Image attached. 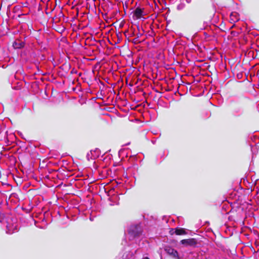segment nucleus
<instances>
[{
    "label": "nucleus",
    "mask_w": 259,
    "mask_h": 259,
    "mask_svg": "<svg viewBox=\"0 0 259 259\" xmlns=\"http://www.w3.org/2000/svg\"><path fill=\"white\" fill-rule=\"evenodd\" d=\"M142 232V230L139 225H132L128 229V234L133 238L139 236Z\"/></svg>",
    "instance_id": "nucleus-1"
},
{
    "label": "nucleus",
    "mask_w": 259,
    "mask_h": 259,
    "mask_svg": "<svg viewBox=\"0 0 259 259\" xmlns=\"http://www.w3.org/2000/svg\"><path fill=\"white\" fill-rule=\"evenodd\" d=\"M180 243L186 247H195L198 244V241L195 238H189L181 240Z\"/></svg>",
    "instance_id": "nucleus-2"
},
{
    "label": "nucleus",
    "mask_w": 259,
    "mask_h": 259,
    "mask_svg": "<svg viewBox=\"0 0 259 259\" xmlns=\"http://www.w3.org/2000/svg\"><path fill=\"white\" fill-rule=\"evenodd\" d=\"M164 250L168 254L171 255V256H172L173 257H174L177 259H180L179 256V253L176 249H175L171 247H167L164 249Z\"/></svg>",
    "instance_id": "nucleus-3"
},
{
    "label": "nucleus",
    "mask_w": 259,
    "mask_h": 259,
    "mask_svg": "<svg viewBox=\"0 0 259 259\" xmlns=\"http://www.w3.org/2000/svg\"><path fill=\"white\" fill-rule=\"evenodd\" d=\"M144 8H141L140 7H137L135 10L133 12L134 16L136 19H140L142 17L144 13Z\"/></svg>",
    "instance_id": "nucleus-4"
},
{
    "label": "nucleus",
    "mask_w": 259,
    "mask_h": 259,
    "mask_svg": "<svg viewBox=\"0 0 259 259\" xmlns=\"http://www.w3.org/2000/svg\"><path fill=\"white\" fill-rule=\"evenodd\" d=\"M24 46V42L19 39H16L13 44V47L15 49H20L23 48Z\"/></svg>",
    "instance_id": "nucleus-5"
},
{
    "label": "nucleus",
    "mask_w": 259,
    "mask_h": 259,
    "mask_svg": "<svg viewBox=\"0 0 259 259\" xmlns=\"http://www.w3.org/2000/svg\"><path fill=\"white\" fill-rule=\"evenodd\" d=\"M175 233L177 235H186L187 234V233L185 231V229L182 228H176Z\"/></svg>",
    "instance_id": "nucleus-6"
},
{
    "label": "nucleus",
    "mask_w": 259,
    "mask_h": 259,
    "mask_svg": "<svg viewBox=\"0 0 259 259\" xmlns=\"http://www.w3.org/2000/svg\"><path fill=\"white\" fill-rule=\"evenodd\" d=\"M64 16V14L62 11H59L58 15L57 16H54L53 18V21L57 23L60 21V18Z\"/></svg>",
    "instance_id": "nucleus-7"
},
{
    "label": "nucleus",
    "mask_w": 259,
    "mask_h": 259,
    "mask_svg": "<svg viewBox=\"0 0 259 259\" xmlns=\"http://www.w3.org/2000/svg\"><path fill=\"white\" fill-rule=\"evenodd\" d=\"M130 41V40H129ZM131 41H132L134 44H140L142 41H141L139 39V38L135 37L133 39L131 40Z\"/></svg>",
    "instance_id": "nucleus-8"
},
{
    "label": "nucleus",
    "mask_w": 259,
    "mask_h": 259,
    "mask_svg": "<svg viewBox=\"0 0 259 259\" xmlns=\"http://www.w3.org/2000/svg\"><path fill=\"white\" fill-rule=\"evenodd\" d=\"M143 35L142 33H140V32H139L138 33L136 34V37L137 38H139L142 35Z\"/></svg>",
    "instance_id": "nucleus-9"
},
{
    "label": "nucleus",
    "mask_w": 259,
    "mask_h": 259,
    "mask_svg": "<svg viewBox=\"0 0 259 259\" xmlns=\"http://www.w3.org/2000/svg\"><path fill=\"white\" fill-rule=\"evenodd\" d=\"M77 72V71L75 70L74 69H73L71 71V73L72 74V73H76Z\"/></svg>",
    "instance_id": "nucleus-10"
},
{
    "label": "nucleus",
    "mask_w": 259,
    "mask_h": 259,
    "mask_svg": "<svg viewBox=\"0 0 259 259\" xmlns=\"http://www.w3.org/2000/svg\"><path fill=\"white\" fill-rule=\"evenodd\" d=\"M143 259H150V258L148 257H145Z\"/></svg>",
    "instance_id": "nucleus-11"
},
{
    "label": "nucleus",
    "mask_w": 259,
    "mask_h": 259,
    "mask_svg": "<svg viewBox=\"0 0 259 259\" xmlns=\"http://www.w3.org/2000/svg\"><path fill=\"white\" fill-rule=\"evenodd\" d=\"M10 1L11 2H13V3H14V2L15 1V0H10Z\"/></svg>",
    "instance_id": "nucleus-12"
},
{
    "label": "nucleus",
    "mask_w": 259,
    "mask_h": 259,
    "mask_svg": "<svg viewBox=\"0 0 259 259\" xmlns=\"http://www.w3.org/2000/svg\"><path fill=\"white\" fill-rule=\"evenodd\" d=\"M132 35H135L134 32L133 33Z\"/></svg>",
    "instance_id": "nucleus-13"
},
{
    "label": "nucleus",
    "mask_w": 259,
    "mask_h": 259,
    "mask_svg": "<svg viewBox=\"0 0 259 259\" xmlns=\"http://www.w3.org/2000/svg\"><path fill=\"white\" fill-rule=\"evenodd\" d=\"M130 85L132 86V85H133V84L130 83Z\"/></svg>",
    "instance_id": "nucleus-14"
}]
</instances>
